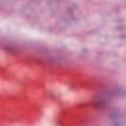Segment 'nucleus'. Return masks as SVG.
Here are the masks:
<instances>
[{
    "instance_id": "obj_1",
    "label": "nucleus",
    "mask_w": 126,
    "mask_h": 126,
    "mask_svg": "<svg viewBox=\"0 0 126 126\" xmlns=\"http://www.w3.org/2000/svg\"><path fill=\"white\" fill-rule=\"evenodd\" d=\"M101 105V102H96V106H100Z\"/></svg>"
}]
</instances>
